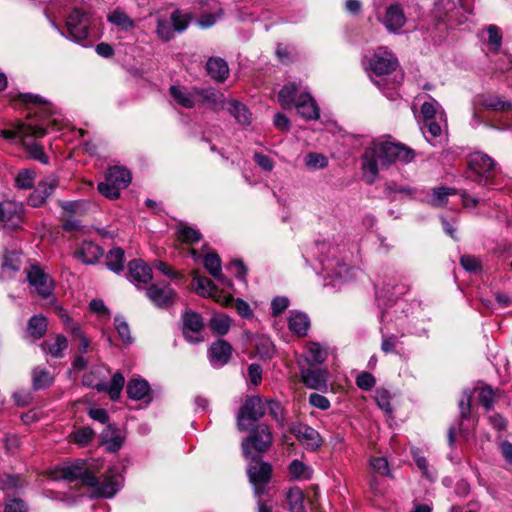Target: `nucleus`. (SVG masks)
<instances>
[{"mask_svg":"<svg viewBox=\"0 0 512 512\" xmlns=\"http://www.w3.org/2000/svg\"><path fill=\"white\" fill-rule=\"evenodd\" d=\"M415 156V151L412 148L401 143L375 140L361 156L364 179L368 184H373L380 170L387 169L395 162L411 163Z\"/></svg>","mask_w":512,"mask_h":512,"instance_id":"obj_1","label":"nucleus"},{"mask_svg":"<svg viewBox=\"0 0 512 512\" xmlns=\"http://www.w3.org/2000/svg\"><path fill=\"white\" fill-rule=\"evenodd\" d=\"M318 260L325 278L346 280L349 275L350 251L345 244L318 242Z\"/></svg>","mask_w":512,"mask_h":512,"instance_id":"obj_2","label":"nucleus"},{"mask_svg":"<svg viewBox=\"0 0 512 512\" xmlns=\"http://www.w3.org/2000/svg\"><path fill=\"white\" fill-rule=\"evenodd\" d=\"M18 98L23 103H31L40 105V112H38L41 116L42 122L35 124L33 122H23L17 121L14 125L13 130H1L4 135H0L6 139H13L15 137L19 138H28L35 137L40 138L43 137L47 133V128L49 123L44 122V118H47L50 115V109L46 106L47 101L44 100L40 95L32 94V93H20Z\"/></svg>","mask_w":512,"mask_h":512,"instance_id":"obj_3","label":"nucleus"},{"mask_svg":"<svg viewBox=\"0 0 512 512\" xmlns=\"http://www.w3.org/2000/svg\"><path fill=\"white\" fill-rule=\"evenodd\" d=\"M273 443V434L266 424L255 426L242 441L243 456L248 459L251 456H260L268 451Z\"/></svg>","mask_w":512,"mask_h":512,"instance_id":"obj_4","label":"nucleus"},{"mask_svg":"<svg viewBox=\"0 0 512 512\" xmlns=\"http://www.w3.org/2000/svg\"><path fill=\"white\" fill-rule=\"evenodd\" d=\"M52 26L56 29L59 34L63 37H66L65 33L59 28V26L52 22ZM90 27V18L89 15L78 9L74 8L67 16L66 19V28H67V38L77 43H80L87 39L89 34Z\"/></svg>","mask_w":512,"mask_h":512,"instance_id":"obj_5","label":"nucleus"},{"mask_svg":"<svg viewBox=\"0 0 512 512\" xmlns=\"http://www.w3.org/2000/svg\"><path fill=\"white\" fill-rule=\"evenodd\" d=\"M24 211L21 202H0V231L10 234L22 230Z\"/></svg>","mask_w":512,"mask_h":512,"instance_id":"obj_6","label":"nucleus"},{"mask_svg":"<svg viewBox=\"0 0 512 512\" xmlns=\"http://www.w3.org/2000/svg\"><path fill=\"white\" fill-rule=\"evenodd\" d=\"M247 468L250 483L254 487V493L260 497L266 492V486L271 480L272 466L270 463L260 460V456H251Z\"/></svg>","mask_w":512,"mask_h":512,"instance_id":"obj_7","label":"nucleus"},{"mask_svg":"<svg viewBox=\"0 0 512 512\" xmlns=\"http://www.w3.org/2000/svg\"><path fill=\"white\" fill-rule=\"evenodd\" d=\"M266 413L265 405L259 396H248L237 414V428L246 431L250 424L260 420Z\"/></svg>","mask_w":512,"mask_h":512,"instance_id":"obj_8","label":"nucleus"},{"mask_svg":"<svg viewBox=\"0 0 512 512\" xmlns=\"http://www.w3.org/2000/svg\"><path fill=\"white\" fill-rule=\"evenodd\" d=\"M363 64L374 75L385 76L396 69L398 61L391 52L380 47L371 56H365Z\"/></svg>","mask_w":512,"mask_h":512,"instance_id":"obj_9","label":"nucleus"},{"mask_svg":"<svg viewBox=\"0 0 512 512\" xmlns=\"http://www.w3.org/2000/svg\"><path fill=\"white\" fill-rule=\"evenodd\" d=\"M469 169L475 175V181L479 184L487 186L490 184L495 169V161L487 154L475 152L469 157Z\"/></svg>","mask_w":512,"mask_h":512,"instance_id":"obj_10","label":"nucleus"},{"mask_svg":"<svg viewBox=\"0 0 512 512\" xmlns=\"http://www.w3.org/2000/svg\"><path fill=\"white\" fill-rule=\"evenodd\" d=\"M122 477L116 469H109L102 478H97L95 485H87L92 489V497L112 498L120 490Z\"/></svg>","mask_w":512,"mask_h":512,"instance_id":"obj_11","label":"nucleus"},{"mask_svg":"<svg viewBox=\"0 0 512 512\" xmlns=\"http://www.w3.org/2000/svg\"><path fill=\"white\" fill-rule=\"evenodd\" d=\"M25 271L29 285L35 289L39 296L46 299L53 294L55 283L41 266L31 264Z\"/></svg>","mask_w":512,"mask_h":512,"instance_id":"obj_12","label":"nucleus"},{"mask_svg":"<svg viewBox=\"0 0 512 512\" xmlns=\"http://www.w3.org/2000/svg\"><path fill=\"white\" fill-rule=\"evenodd\" d=\"M59 185V179L56 175H48L38 182L36 188L27 198V203L33 208L41 207L46 200L54 193Z\"/></svg>","mask_w":512,"mask_h":512,"instance_id":"obj_13","label":"nucleus"},{"mask_svg":"<svg viewBox=\"0 0 512 512\" xmlns=\"http://www.w3.org/2000/svg\"><path fill=\"white\" fill-rule=\"evenodd\" d=\"M378 20L392 33L398 32L407 21L403 7L399 3L390 4L384 14L378 16Z\"/></svg>","mask_w":512,"mask_h":512,"instance_id":"obj_14","label":"nucleus"},{"mask_svg":"<svg viewBox=\"0 0 512 512\" xmlns=\"http://www.w3.org/2000/svg\"><path fill=\"white\" fill-rule=\"evenodd\" d=\"M59 477L67 481L79 480L85 486L97 483V477L85 468V463L82 461L64 466L60 471Z\"/></svg>","mask_w":512,"mask_h":512,"instance_id":"obj_15","label":"nucleus"},{"mask_svg":"<svg viewBox=\"0 0 512 512\" xmlns=\"http://www.w3.org/2000/svg\"><path fill=\"white\" fill-rule=\"evenodd\" d=\"M291 432L307 450L316 451L322 445L319 432L308 425L295 424L291 427Z\"/></svg>","mask_w":512,"mask_h":512,"instance_id":"obj_16","label":"nucleus"},{"mask_svg":"<svg viewBox=\"0 0 512 512\" xmlns=\"http://www.w3.org/2000/svg\"><path fill=\"white\" fill-rule=\"evenodd\" d=\"M147 297L157 307H169L174 303L175 291L169 284H152L146 290Z\"/></svg>","mask_w":512,"mask_h":512,"instance_id":"obj_17","label":"nucleus"},{"mask_svg":"<svg viewBox=\"0 0 512 512\" xmlns=\"http://www.w3.org/2000/svg\"><path fill=\"white\" fill-rule=\"evenodd\" d=\"M183 321V334L186 340L190 343H198L203 340L200 336L203 321L199 314L195 312H185L182 316Z\"/></svg>","mask_w":512,"mask_h":512,"instance_id":"obj_18","label":"nucleus"},{"mask_svg":"<svg viewBox=\"0 0 512 512\" xmlns=\"http://www.w3.org/2000/svg\"><path fill=\"white\" fill-rule=\"evenodd\" d=\"M169 92L172 99L184 108L191 109L197 105L198 87L187 88L181 85H172Z\"/></svg>","mask_w":512,"mask_h":512,"instance_id":"obj_19","label":"nucleus"},{"mask_svg":"<svg viewBox=\"0 0 512 512\" xmlns=\"http://www.w3.org/2000/svg\"><path fill=\"white\" fill-rule=\"evenodd\" d=\"M224 95L214 88H198L197 104L203 105L213 111L225 109Z\"/></svg>","mask_w":512,"mask_h":512,"instance_id":"obj_20","label":"nucleus"},{"mask_svg":"<svg viewBox=\"0 0 512 512\" xmlns=\"http://www.w3.org/2000/svg\"><path fill=\"white\" fill-rule=\"evenodd\" d=\"M301 378L304 385L309 389L326 391L327 371L320 368L301 369Z\"/></svg>","mask_w":512,"mask_h":512,"instance_id":"obj_21","label":"nucleus"},{"mask_svg":"<svg viewBox=\"0 0 512 512\" xmlns=\"http://www.w3.org/2000/svg\"><path fill=\"white\" fill-rule=\"evenodd\" d=\"M232 355V346L225 340L219 339L209 348V359L213 367L219 368L228 363Z\"/></svg>","mask_w":512,"mask_h":512,"instance_id":"obj_22","label":"nucleus"},{"mask_svg":"<svg viewBox=\"0 0 512 512\" xmlns=\"http://www.w3.org/2000/svg\"><path fill=\"white\" fill-rule=\"evenodd\" d=\"M129 279L133 283L147 284L152 280L151 268L142 260H132L128 264Z\"/></svg>","mask_w":512,"mask_h":512,"instance_id":"obj_23","label":"nucleus"},{"mask_svg":"<svg viewBox=\"0 0 512 512\" xmlns=\"http://www.w3.org/2000/svg\"><path fill=\"white\" fill-rule=\"evenodd\" d=\"M296 110L299 115L307 120H315L319 118L320 110L316 101L310 94H301L295 103Z\"/></svg>","mask_w":512,"mask_h":512,"instance_id":"obj_24","label":"nucleus"},{"mask_svg":"<svg viewBox=\"0 0 512 512\" xmlns=\"http://www.w3.org/2000/svg\"><path fill=\"white\" fill-rule=\"evenodd\" d=\"M126 393L130 399L135 401L147 399L149 402L151 400L150 385L146 380L141 378L130 379L126 387Z\"/></svg>","mask_w":512,"mask_h":512,"instance_id":"obj_25","label":"nucleus"},{"mask_svg":"<svg viewBox=\"0 0 512 512\" xmlns=\"http://www.w3.org/2000/svg\"><path fill=\"white\" fill-rule=\"evenodd\" d=\"M102 255V248L92 241H83L76 251V256L89 265L97 263Z\"/></svg>","mask_w":512,"mask_h":512,"instance_id":"obj_26","label":"nucleus"},{"mask_svg":"<svg viewBox=\"0 0 512 512\" xmlns=\"http://www.w3.org/2000/svg\"><path fill=\"white\" fill-rule=\"evenodd\" d=\"M203 264L205 269L214 277L220 284L230 286L231 282L222 274L221 260L216 253H208L205 255Z\"/></svg>","mask_w":512,"mask_h":512,"instance_id":"obj_27","label":"nucleus"},{"mask_svg":"<svg viewBox=\"0 0 512 512\" xmlns=\"http://www.w3.org/2000/svg\"><path fill=\"white\" fill-rule=\"evenodd\" d=\"M208 75L217 82H223L229 75L227 62L220 57H210L206 63Z\"/></svg>","mask_w":512,"mask_h":512,"instance_id":"obj_28","label":"nucleus"},{"mask_svg":"<svg viewBox=\"0 0 512 512\" xmlns=\"http://www.w3.org/2000/svg\"><path fill=\"white\" fill-rule=\"evenodd\" d=\"M125 379L120 372H116L110 383L104 381H98L97 391L107 392L111 400L116 401L119 399L121 391L124 387Z\"/></svg>","mask_w":512,"mask_h":512,"instance_id":"obj_29","label":"nucleus"},{"mask_svg":"<svg viewBox=\"0 0 512 512\" xmlns=\"http://www.w3.org/2000/svg\"><path fill=\"white\" fill-rule=\"evenodd\" d=\"M429 101H426L421 106V116L423 121L436 120L447 124L446 114L442 106L432 97L429 96Z\"/></svg>","mask_w":512,"mask_h":512,"instance_id":"obj_30","label":"nucleus"},{"mask_svg":"<svg viewBox=\"0 0 512 512\" xmlns=\"http://www.w3.org/2000/svg\"><path fill=\"white\" fill-rule=\"evenodd\" d=\"M22 260L21 255L17 252H7L3 257L1 265L0 278L8 279L13 277L15 272H18L21 268Z\"/></svg>","mask_w":512,"mask_h":512,"instance_id":"obj_31","label":"nucleus"},{"mask_svg":"<svg viewBox=\"0 0 512 512\" xmlns=\"http://www.w3.org/2000/svg\"><path fill=\"white\" fill-rule=\"evenodd\" d=\"M41 348L53 358H62L64 351L68 348V340L64 335L58 334L53 341H44Z\"/></svg>","mask_w":512,"mask_h":512,"instance_id":"obj_32","label":"nucleus"},{"mask_svg":"<svg viewBox=\"0 0 512 512\" xmlns=\"http://www.w3.org/2000/svg\"><path fill=\"white\" fill-rule=\"evenodd\" d=\"M107 20L125 32L132 31L136 27L135 21L120 8H116L110 12L107 15Z\"/></svg>","mask_w":512,"mask_h":512,"instance_id":"obj_33","label":"nucleus"},{"mask_svg":"<svg viewBox=\"0 0 512 512\" xmlns=\"http://www.w3.org/2000/svg\"><path fill=\"white\" fill-rule=\"evenodd\" d=\"M288 327L298 336H305L310 327V320L302 312H292L288 318Z\"/></svg>","mask_w":512,"mask_h":512,"instance_id":"obj_34","label":"nucleus"},{"mask_svg":"<svg viewBox=\"0 0 512 512\" xmlns=\"http://www.w3.org/2000/svg\"><path fill=\"white\" fill-rule=\"evenodd\" d=\"M102 440L106 445L107 451L117 452L123 445L124 437L116 428L108 425L102 433Z\"/></svg>","mask_w":512,"mask_h":512,"instance_id":"obj_35","label":"nucleus"},{"mask_svg":"<svg viewBox=\"0 0 512 512\" xmlns=\"http://www.w3.org/2000/svg\"><path fill=\"white\" fill-rule=\"evenodd\" d=\"M328 357V348L322 344L310 341L306 345V360L311 364H321Z\"/></svg>","mask_w":512,"mask_h":512,"instance_id":"obj_36","label":"nucleus"},{"mask_svg":"<svg viewBox=\"0 0 512 512\" xmlns=\"http://www.w3.org/2000/svg\"><path fill=\"white\" fill-rule=\"evenodd\" d=\"M225 109L235 118L241 125H249L251 121V113L246 106L236 100H229L225 105Z\"/></svg>","mask_w":512,"mask_h":512,"instance_id":"obj_37","label":"nucleus"},{"mask_svg":"<svg viewBox=\"0 0 512 512\" xmlns=\"http://www.w3.org/2000/svg\"><path fill=\"white\" fill-rule=\"evenodd\" d=\"M106 178L121 189L126 188L131 182L130 172L126 168L119 166L109 168Z\"/></svg>","mask_w":512,"mask_h":512,"instance_id":"obj_38","label":"nucleus"},{"mask_svg":"<svg viewBox=\"0 0 512 512\" xmlns=\"http://www.w3.org/2000/svg\"><path fill=\"white\" fill-rule=\"evenodd\" d=\"M48 327V322L43 315H34L28 321L27 331L34 339L42 338Z\"/></svg>","mask_w":512,"mask_h":512,"instance_id":"obj_39","label":"nucleus"},{"mask_svg":"<svg viewBox=\"0 0 512 512\" xmlns=\"http://www.w3.org/2000/svg\"><path fill=\"white\" fill-rule=\"evenodd\" d=\"M125 253L123 249L116 247L106 255V266L109 270L120 273L124 268Z\"/></svg>","mask_w":512,"mask_h":512,"instance_id":"obj_40","label":"nucleus"},{"mask_svg":"<svg viewBox=\"0 0 512 512\" xmlns=\"http://www.w3.org/2000/svg\"><path fill=\"white\" fill-rule=\"evenodd\" d=\"M156 35L163 42L171 41L175 36V30L170 20L163 16H156Z\"/></svg>","mask_w":512,"mask_h":512,"instance_id":"obj_41","label":"nucleus"},{"mask_svg":"<svg viewBox=\"0 0 512 512\" xmlns=\"http://www.w3.org/2000/svg\"><path fill=\"white\" fill-rule=\"evenodd\" d=\"M191 19L190 13L181 9H175L170 15V21L176 33L184 32L188 28Z\"/></svg>","mask_w":512,"mask_h":512,"instance_id":"obj_42","label":"nucleus"},{"mask_svg":"<svg viewBox=\"0 0 512 512\" xmlns=\"http://www.w3.org/2000/svg\"><path fill=\"white\" fill-rule=\"evenodd\" d=\"M193 285L196 292L201 296L214 297L217 289L213 281L207 277L195 276L193 278Z\"/></svg>","mask_w":512,"mask_h":512,"instance_id":"obj_43","label":"nucleus"},{"mask_svg":"<svg viewBox=\"0 0 512 512\" xmlns=\"http://www.w3.org/2000/svg\"><path fill=\"white\" fill-rule=\"evenodd\" d=\"M53 376L45 369L36 367L32 372V382L34 389H44L53 383Z\"/></svg>","mask_w":512,"mask_h":512,"instance_id":"obj_44","label":"nucleus"},{"mask_svg":"<svg viewBox=\"0 0 512 512\" xmlns=\"http://www.w3.org/2000/svg\"><path fill=\"white\" fill-rule=\"evenodd\" d=\"M298 86L295 83L284 85L278 94V101L284 109L291 108L295 102Z\"/></svg>","mask_w":512,"mask_h":512,"instance_id":"obj_45","label":"nucleus"},{"mask_svg":"<svg viewBox=\"0 0 512 512\" xmlns=\"http://www.w3.org/2000/svg\"><path fill=\"white\" fill-rule=\"evenodd\" d=\"M290 512H306L304 494L298 487L291 488L287 493Z\"/></svg>","mask_w":512,"mask_h":512,"instance_id":"obj_46","label":"nucleus"},{"mask_svg":"<svg viewBox=\"0 0 512 512\" xmlns=\"http://www.w3.org/2000/svg\"><path fill=\"white\" fill-rule=\"evenodd\" d=\"M423 122V135L427 141L434 145L432 141L441 136L443 127H446L447 124L445 125L444 122H440L438 119Z\"/></svg>","mask_w":512,"mask_h":512,"instance_id":"obj_47","label":"nucleus"},{"mask_svg":"<svg viewBox=\"0 0 512 512\" xmlns=\"http://www.w3.org/2000/svg\"><path fill=\"white\" fill-rule=\"evenodd\" d=\"M288 470L293 479L308 480L311 478L312 470L300 460H293Z\"/></svg>","mask_w":512,"mask_h":512,"instance_id":"obj_48","label":"nucleus"},{"mask_svg":"<svg viewBox=\"0 0 512 512\" xmlns=\"http://www.w3.org/2000/svg\"><path fill=\"white\" fill-rule=\"evenodd\" d=\"M230 318L223 314H215L209 322L211 330L219 335H225L230 328Z\"/></svg>","mask_w":512,"mask_h":512,"instance_id":"obj_49","label":"nucleus"},{"mask_svg":"<svg viewBox=\"0 0 512 512\" xmlns=\"http://www.w3.org/2000/svg\"><path fill=\"white\" fill-rule=\"evenodd\" d=\"M456 190L448 187H437L433 189V193L430 199L431 205L435 207H441L446 204L448 197L454 195Z\"/></svg>","mask_w":512,"mask_h":512,"instance_id":"obj_50","label":"nucleus"},{"mask_svg":"<svg viewBox=\"0 0 512 512\" xmlns=\"http://www.w3.org/2000/svg\"><path fill=\"white\" fill-rule=\"evenodd\" d=\"M35 182V172L31 169H22L15 177V186L20 189H30Z\"/></svg>","mask_w":512,"mask_h":512,"instance_id":"obj_51","label":"nucleus"},{"mask_svg":"<svg viewBox=\"0 0 512 512\" xmlns=\"http://www.w3.org/2000/svg\"><path fill=\"white\" fill-rule=\"evenodd\" d=\"M114 325L120 339L125 344H131L133 342V337L131 336L130 327L124 317L120 315L115 316Z\"/></svg>","mask_w":512,"mask_h":512,"instance_id":"obj_52","label":"nucleus"},{"mask_svg":"<svg viewBox=\"0 0 512 512\" xmlns=\"http://www.w3.org/2000/svg\"><path fill=\"white\" fill-rule=\"evenodd\" d=\"M489 50L491 52H498L502 45V34L496 25H489L487 27Z\"/></svg>","mask_w":512,"mask_h":512,"instance_id":"obj_53","label":"nucleus"},{"mask_svg":"<svg viewBox=\"0 0 512 512\" xmlns=\"http://www.w3.org/2000/svg\"><path fill=\"white\" fill-rule=\"evenodd\" d=\"M177 233H178L179 239L182 242L187 243V244L196 243V242L200 241V239H201L200 232L192 227H189V226H182V225L179 226Z\"/></svg>","mask_w":512,"mask_h":512,"instance_id":"obj_54","label":"nucleus"},{"mask_svg":"<svg viewBox=\"0 0 512 512\" xmlns=\"http://www.w3.org/2000/svg\"><path fill=\"white\" fill-rule=\"evenodd\" d=\"M223 15V10L220 7L215 8V13L203 12L197 19V24L201 28L212 27Z\"/></svg>","mask_w":512,"mask_h":512,"instance_id":"obj_55","label":"nucleus"},{"mask_svg":"<svg viewBox=\"0 0 512 512\" xmlns=\"http://www.w3.org/2000/svg\"><path fill=\"white\" fill-rule=\"evenodd\" d=\"M305 165L309 169H323L328 165V159L321 153L310 152L305 156Z\"/></svg>","mask_w":512,"mask_h":512,"instance_id":"obj_56","label":"nucleus"},{"mask_svg":"<svg viewBox=\"0 0 512 512\" xmlns=\"http://www.w3.org/2000/svg\"><path fill=\"white\" fill-rule=\"evenodd\" d=\"M382 334L381 350L385 354L396 353L397 346L400 343V337L394 334H384L383 328L380 329Z\"/></svg>","mask_w":512,"mask_h":512,"instance_id":"obj_57","label":"nucleus"},{"mask_svg":"<svg viewBox=\"0 0 512 512\" xmlns=\"http://www.w3.org/2000/svg\"><path fill=\"white\" fill-rule=\"evenodd\" d=\"M483 106L497 111H510L512 110V103L502 100L498 96H489L484 99Z\"/></svg>","mask_w":512,"mask_h":512,"instance_id":"obj_58","label":"nucleus"},{"mask_svg":"<svg viewBox=\"0 0 512 512\" xmlns=\"http://www.w3.org/2000/svg\"><path fill=\"white\" fill-rule=\"evenodd\" d=\"M94 435L95 433L90 427H83L73 432L71 437L76 444L86 446L92 441Z\"/></svg>","mask_w":512,"mask_h":512,"instance_id":"obj_59","label":"nucleus"},{"mask_svg":"<svg viewBox=\"0 0 512 512\" xmlns=\"http://www.w3.org/2000/svg\"><path fill=\"white\" fill-rule=\"evenodd\" d=\"M370 466L375 473L381 476H392L388 460L385 457L380 456L371 458Z\"/></svg>","mask_w":512,"mask_h":512,"instance_id":"obj_60","label":"nucleus"},{"mask_svg":"<svg viewBox=\"0 0 512 512\" xmlns=\"http://www.w3.org/2000/svg\"><path fill=\"white\" fill-rule=\"evenodd\" d=\"M256 351L261 358H271L274 354V345L269 338L262 337L256 342Z\"/></svg>","mask_w":512,"mask_h":512,"instance_id":"obj_61","label":"nucleus"},{"mask_svg":"<svg viewBox=\"0 0 512 512\" xmlns=\"http://www.w3.org/2000/svg\"><path fill=\"white\" fill-rule=\"evenodd\" d=\"M98 190L103 196L109 199H117L120 196L121 188L105 178V181L98 184Z\"/></svg>","mask_w":512,"mask_h":512,"instance_id":"obj_62","label":"nucleus"},{"mask_svg":"<svg viewBox=\"0 0 512 512\" xmlns=\"http://www.w3.org/2000/svg\"><path fill=\"white\" fill-rule=\"evenodd\" d=\"M396 285H390L386 283H376L375 284V291L377 297H387L389 301H392L394 298L397 297L398 294H401L402 292H396Z\"/></svg>","mask_w":512,"mask_h":512,"instance_id":"obj_63","label":"nucleus"},{"mask_svg":"<svg viewBox=\"0 0 512 512\" xmlns=\"http://www.w3.org/2000/svg\"><path fill=\"white\" fill-rule=\"evenodd\" d=\"M390 393L385 389H378L375 394V401L379 408L387 413L392 411Z\"/></svg>","mask_w":512,"mask_h":512,"instance_id":"obj_64","label":"nucleus"}]
</instances>
